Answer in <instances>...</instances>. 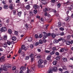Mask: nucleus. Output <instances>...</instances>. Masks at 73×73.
I'll return each instance as SVG.
<instances>
[{"label": "nucleus", "instance_id": "3c124183", "mask_svg": "<svg viewBox=\"0 0 73 73\" xmlns=\"http://www.w3.org/2000/svg\"><path fill=\"white\" fill-rule=\"evenodd\" d=\"M46 36H50V35H51V34L50 33H48L46 34Z\"/></svg>", "mask_w": 73, "mask_h": 73}, {"label": "nucleus", "instance_id": "4d7b16f0", "mask_svg": "<svg viewBox=\"0 0 73 73\" xmlns=\"http://www.w3.org/2000/svg\"><path fill=\"white\" fill-rule=\"evenodd\" d=\"M13 15H16V11L15 10L13 11Z\"/></svg>", "mask_w": 73, "mask_h": 73}, {"label": "nucleus", "instance_id": "1a4fd4ad", "mask_svg": "<svg viewBox=\"0 0 73 73\" xmlns=\"http://www.w3.org/2000/svg\"><path fill=\"white\" fill-rule=\"evenodd\" d=\"M33 7L35 9H38L39 8V6L36 5H34Z\"/></svg>", "mask_w": 73, "mask_h": 73}, {"label": "nucleus", "instance_id": "a18cd8bd", "mask_svg": "<svg viewBox=\"0 0 73 73\" xmlns=\"http://www.w3.org/2000/svg\"><path fill=\"white\" fill-rule=\"evenodd\" d=\"M62 38H61L59 39H58V42H59V41H61L62 40Z\"/></svg>", "mask_w": 73, "mask_h": 73}, {"label": "nucleus", "instance_id": "f257e3e1", "mask_svg": "<svg viewBox=\"0 0 73 73\" xmlns=\"http://www.w3.org/2000/svg\"><path fill=\"white\" fill-rule=\"evenodd\" d=\"M7 31V28L5 27H2L0 29V32L2 33V32H5Z\"/></svg>", "mask_w": 73, "mask_h": 73}, {"label": "nucleus", "instance_id": "f8f14e48", "mask_svg": "<svg viewBox=\"0 0 73 73\" xmlns=\"http://www.w3.org/2000/svg\"><path fill=\"white\" fill-rule=\"evenodd\" d=\"M21 49H23V50H24L25 51H26V50H27V48L25 47L24 45H23L21 46Z\"/></svg>", "mask_w": 73, "mask_h": 73}, {"label": "nucleus", "instance_id": "49530a36", "mask_svg": "<svg viewBox=\"0 0 73 73\" xmlns=\"http://www.w3.org/2000/svg\"><path fill=\"white\" fill-rule=\"evenodd\" d=\"M21 51V49L20 48L19 50V51H18V53H19V54H20Z\"/></svg>", "mask_w": 73, "mask_h": 73}, {"label": "nucleus", "instance_id": "20e7f679", "mask_svg": "<svg viewBox=\"0 0 73 73\" xmlns=\"http://www.w3.org/2000/svg\"><path fill=\"white\" fill-rule=\"evenodd\" d=\"M60 34H56L55 35L54 33H52L51 34V36L52 38H54L56 36H59Z\"/></svg>", "mask_w": 73, "mask_h": 73}, {"label": "nucleus", "instance_id": "cd10ccee", "mask_svg": "<svg viewBox=\"0 0 73 73\" xmlns=\"http://www.w3.org/2000/svg\"><path fill=\"white\" fill-rule=\"evenodd\" d=\"M29 56H27L26 57L25 60H29Z\"/></svg>", "mask_w": 73, "mask_h": 73}, {"label": "nucleus", "instance_id": "9b49d317", "mask_svg": "<svg viewBox=\"0 0 73 73\" xmlns=\"http://www.w3.org/2000/svg\"><path fill=\"white\" fill-rule=\"evenodd\" d=\"M7 38H8V36H7V35H4L3 38L5 40H7Z\"/></svg>", "mask_w": 73, "mask_h": 73}, {"label": "nucleus", "instance_id": "412c9836", "mask_svg": "<svg viewBox=\"0 0 73 73\" xmlns=\"http://www.w3.org/2000/svg\"><path fill=\"white\" fill-rule=\"evenodd\" d=\"M42 35H43V36H46V33L44 32H42Z\"/></svg>", "mask_w": 73, "mask_h": 73}, {"label": "nucleus", "instance_id": "5fc2aeb1", "mask_svg": "<svg viewBox=\"0 0 73 73\" xmlns=\"http://www.w3.org/2000/svg\"><path fill=\"white\" fill-rule=\"evenodd\" d=\"M49 25H45V27H46V29H48V27H49Z\"/></svg>", "mask_w": 73, "mask_h": 73}, {"label": "nucleus", "instance_id": "4be33fe9", "mask_svg": "<svg viewBox=\"0 0 73 73\" xmlns=\"http://www.w3.org/2000/svg\"><path fill=\"white\" fill-rule=\"evenodd\" d=\"M18 13L19 16V17H21V14L22 13V12L20 11L19 12H18Z\"/></svg>", "mask_w": 73, "mask_h": 73}, {"label": "nucleus", "instance_id": "5701e85b", "mask_svg": "<svg viewBox=\"0 0 73 73\" xmlns=\"http://www.w3.org/2000/svg\"><path fill=\"white\" fill-rule=\"evenodd\" d=\"M9 8L11 10H12L14 8L13 6H12V5H10L9 7Z\"/></svg>", "mask_w": 73, "mask_h": 73}, {"label": "nucleus", "instance_id": "ea45409f", "mask_svg": "<svg viewBox=\"0 0 73 73\" xmlns=\"http://www.w3.org/2000/svg\"><path fill=\"white\" fill-rule=\"evenodd\" d=\"M52 70L50 69L48 70V73H52Z\"/></svg>", "mask_w": 73, "mask_h": 73}, {"label": "nucleus", "instance_id": "f3484780", "mask_svg": "<svg viewBox=\"0 0 73 73\" xmlns=\"http://www.w3.org/2000/svg\"><path fill=\"white\" fill-rule=\"evenodd\" d=\"M26 8L27 9H30V8H31V6H30V5H27L26 7Z\"/></svg>", "mask_w": 73, "mask_h": 73}, {"label": "nucleus", "instance_id": "4468645a", "mask_svg": "<svg viewBox=\"0 0 73 73\" xmlns=\"http://www.w3.org/2000/svg\"><path fill=\"white\" fill-rule=\"evenodd\" d=\"M60 58H61V56H58L55 58L56 60H59Z\"/></svg>", "mask_w": 73, "mask_h": 73}, {"label": "nucleus", "instance_id": "f03ea898", "mask_svg": "<svg viewBox=\"0 0 73 73\" xmlns=\"http://www.w3.org/2000/svg\"><path fill=\"white\" fill-rule=\"evenodd\" d=\"M26 69V67L24 66H22L20 68V70L21 71L19 73H23V71H24V70H25Z\"/></svg>", "mask_w": 73, "mask_h": 73}, {"label": "nucleus", "instance_id": "9d476101", "mask_svg": "<svg viewBox=\"0 0 73 73\" xmlns=\"http://www.w3.org/2000/svg\"><path fill=\"white\" fill-rule=\"evenodd\" d=\"M51 55H49L46 58L47 60H48V61H49V60H50V59H51Z\"/></svg>", "mask_w": 73, "mask_h": 73}, {"label": "nucleus", "instance_id": "a878e982", "mask_svg": "<svg viewBox=\"0 0 73 73\" xmlns=\"http://www.w3.org/2000/svg\"><path fill=\"white\" fill-rule=\"evenodd\" d=\"M3 47H4V48H7V44L6 43H4L3 44Z\"/></svg>", "mask_w": 73, "mask_h": 73}, {"label": "nucleus", "instance_id": "7ed1b4c3", "mask_svg": "<svg viewBox=\"0 0 73 73\" xmlns=\"http://www.w3.org/2000/svg\"><path fill=\"white\" fill-rule=\"evenodd\" d=\"M50 11V8L48 7H46L44 9H43V11L44 12H46L47 11Z\"/></svg>", "mask_w": 73, "mask_h": 73}, {"label": "nucleus", "instance_id": "39448f33", "mask_svg": "<svg viewBox=\"0 0 73 73\" xmlns=\"http://www.w3.org/2000/svg\"><path fill=\"white\" fill-rule=\"evenodd\" d=\"M52 71L54 72H57V70H58V69H57V68L56 67L54 66L52 67Z\"/></svg>", "mask_w": 73, "mask_h": 73}, {"label": "nucleus", "instance_id": "423d86ee", "mask_svg": "<svg viewBox=\"0 0 73 73\" xmlns=\"http://www.w3.org/2000/svg\"><path fill=\"white\" fill-rule=\"evenodd\" d=\"M4 66L6 68H11L12 66L11 65V64H4Z\"/></svg>", "mask_w": 73, "mask_h": 73}, {"label": "nucleus", "instance_id": "052dcab7", "mask_svg": "<svg viewBox=\"0 0 73 73\" xmlns=\"http://www.w3.org/2000/svg\"><path fill=\"white\" fill-rule=\"evenodd\" d=\"M33 44L30 45V47L31 49H33Z\"/></svg>", "mask_w": 73, "mask_h": 73}, {"label": "nucleus", "instance_id": "13d9d810", "mask_svg": "<svg viewBox=\"0 0 73 73\" xmlns=\"http://www.w3.org/2000/svg\"><path fill=\"white\" fill-rule=\"evenodd\" d=\"M39 43L40 44H42V40H40L39 41Z\"/></svg>", "mask_w": 73, "mask_h": 73}, {"label": "nucleus", "instance_id": "6ab92c4d", "mask_svg": "<svg viewBox=\"0 0 73 73\" xmlns=\"http://www.w3.org/2000/svg\"><path fill=\"white\" fill-rule=\"evenodd\" d=\"M42 4H43L44 5H45L47 3L46 1L45 0L44 1H42Z\"/></svg>", "mask_w": 73, "mask_h": 73}, {"label": "nucleus", "instance_id": "473e14b6", "mask_svg": "<svg viewBox=\"0 0 73 73\" xmlns=\"http://www.w3.org/2000/svg\"><path fill=\"white\" fill-rule=\"evenodd\" d=\"M16 70V66H14L12 68V70Z\"/></svg>", "mask_w": 73, "mask_h": 73}, {"label": "nucleus", "instance_id": "de8ad7c7", "mask_svg": "<svg viewBox=\"0 0 73 73\" xmlns=\"http://www.w3.org/2000/svg\"><path fill=\"white\" fill-rule=\"evenodd\" d=\"M18 31H15V35H18Z\"/></svg>", "mask_w": 73, "mask_h": 73}, {"label": "nucleus", "instance_id": "f704fd0d", "mask_svg": "<svg viewBox=\"0 0 73 73\" xmlns=\"http://www.w3.org/2000/svg\"><path fill=\"white\" fill-rule=\"evenodd\" d=\"M60 6H61V4H60V3H58V4L57 5V7L58 8H60Z\"/></svg>", "mask_w": 73, "mask_h": 73}, {"label": "nucleus", "instance_id": "37998d69", "mask_svg": "<svg viewBox=\"0 0 73 73\" xmlns=\"http://www.w3.org/2000/svg\"><path fill=\"white\" fill-rule=\"evenodd\" d=\"M32 69L33 70V71H34V72H35V70H34V68H35V65H34V64H33L32 66Z\"/></svg>", "mask_w": 73, "mask_h": 73}, {"label": "nucleus", "instance_id": "603ef678", "mask_svg": "<svg viewBox=\"0 0 73 73\" xmlns=\"http://www.w3.org/2000/svg\"><path fill=\"white\" fill-rule=\"evenodd\" d=\"M31 70H28L27 72V73H30L31 72Z\"/></svg>", "mask_w": 73, "mask_h": 73}, {"label": "nucleus", "instance_id": "393cba45", "mask_svg": "<svg viewBox=\"0 0 73 73\" xmlns=\"http://www.w3.org/2000/svg\"><path fill=\"white\" fill-rule=\"evenodd\" d=\"M33 12L34 14H37V10L36 9L34 10Z\"/></svg>", "mask_w": 73, "mask_h": 73}, {"label": "nucleus", "instance_id": "864d4df0", "mask_svg": "<svg viewBox=\"0 0 73 73\" xmlns=\"http://www.w3.org/2000/svg\"><path fill=\"white\" fill-rule=\"evenodd\" d=\"M55 54L56 56H59V55L60 54V53H59V52H56L55 53Z\"/></svg>", "mask_w": 73, "mask_h": 73}, {"label": "nucleus", "instance_id": "ddd939ff", "mask_svg": "<svg viewBox=\"0 0 73 73\" xmlns=\"http://www.w3.org/2000/svg\"><path fill=\"white\" fill-rule=\"evenodd\" d=\"M29 26H30V25H29L26 24L25 25V27L26 28V29H28V28H29Z\"/></svg>", "mask_w": 73, "mask_h": 73}, {"label": "nucleus", "instance_id": "c756f323", "mask_svg": "<svg viewBox=\"0 0 73 73\" xmlns=\"http://www.w3.org/2000/svg\"><path fill=\"white\" fill-rule=\"evenodd\" d=\"M28 41L29 42H31L32 41V38L29 37L28 39Z\"/></svg>", "mask_w": 73, "mask_h": 73}, {"label": "nucleus", "instance_id": "4c0bfd02", "mask_svg": "<svg viewBox=\"0 0 73 73\" xmlns=\"http://www.w3.org/2000/svg\"><path fill=\"white\" fill-rule=\"evenodd\" d=\"M67 37L68 39H70L71 38V35H68L67 36Z\"/></svg>", "mask_w": 73, "mask_h": 73}, {"label": "nucleus", "instance_id": "2f4dec72", "mask_svg": "<svg viewBox=\"0 0 73 73\" xmlns=\"http://www.w3.org/2000/svg\"><path fill=\"white\" fill-rule=\"evenodd\" d=\"M44 64L46 65L47 64V60H44Z\"/></svg>", "mask_w": 73, "mask_h": 73}, {"label": "nucleus", "instance_id": "c9c22d12", "mask_svg": "<svg viewBox=\"0 0 73 73\" xmlns=\"http://www.w3.org/2000/svg\"><path fill=\"white\" fill-rule=\"evenodd\" d=\"M31 58V62H33L34 60V57L33 58Z\"/></svg>", "mask_w": 73, "mask_h": 73}, {"label": "nucleus", "instance_id": "e2e57ef3", "mask_svg": "<svg viewBox=\"0 0 73 73\" xmlns=\"http://www.w3.org/2000/svg\"><path fill=\"white\" fill-rule=\"evenodd\" d=\"M63 69H66V67L65 66H63Z\"/></svg>", "mask_w": 73, "mask_h": 73}, {"label": "nucleus", "instance_id": "0eeeda50", "mask_svg": "<svg viewBox=\"0 0 73 73\" xmlns=\"http://www.w3.org/2000/svg\"><path fill=\"white\" fill-rule=\"evenodd\" d=\"M43 62L44 61H43V60L40 59L38 61V64L41 65L42 63H43Z\"/></svg>", "mask_w": 73, "mask_h": 73}, {"label": "nucleus", "instance_id": "b1692460", "mask_svg": "<svg viewBox=\"0 0 73 73\" xmlns=\"http://www.w3.org/2000/svg\"><path fill=\"white\" fill-rule=\"evenodd\" d=\"M58 42H58V40H54L53 41L54 44H57V43H58Z\"/></svg>", "mask_w": 73, "mask_h": 73}, {"label": "nucleus", "instance_id": "8fccbe9b", "mask_svg": "<svg viewBox=\"0 0 73 73\" xmlns=\"http://www.w3.org/2000/svg\"><path fill=\"white\" fill-rule=\"evenodd\" d=\"M27 18L29 21H30L31 20V17H28Z\"/></svg>", "mask_w": 73, "mask_h": 73}, {"label": "nucleus", "instance_id": "c03bdc74", "mask_svg": "<svg viewBox=\"0 0 73 73\" xmlns=\"http://www.w3.org/2000/svg\"><path fill=\"white\" fill-rule=\"evenodd\" d=\"M35 37L36 38H38L39 37L38 36V35L36 34L35 35Z\"/></svg>", "mask_w": 73, "mask_h": 73}, {"label": "nucleus", "instance_id": "338daca9", "mask_svg": "<svg viewBox=\"0 0 73 73\" xmlns=\"http://www.w3.org/2000/svg\"><path fill=\"white\" fill-rule=\"evenodd\" d=\"M30 16H33V13L31 12H30Z\"/></svg>", "mask_w": 73, "mask_h": 73}, {"label": "nucleus", "instance_id": "a211bd4d", "mask_svg": "<svg viewBox=\"0 0 73 73\" xmlns=\"http://www.w3.org/2000/svg\"><path fill=\"white\" fill-rule=\"evenodd\" d=\"M3 8L6 9H8V6L7 5H4Z\"/></svg>", "mask_w": 73, "mask_h": 73}, {"label": "nucleus", "instance_id": "6e6d98bb", "mask_svg": "<svg viewBox=\"0 0 73 73\" xmlns=\"http://www.w3.org/2000/svg\"><path fill=\"white\" fill-rule=\"evenodd\" d=\"M68 8L69 10H70V11H71L72 10V8L70 7H68Z\"/></svg>", "mask_w": 73, "mask_h": 73}, {"label": "nucleus", "instance_id": "58836bf2", "mask_svg": "<svg viewBox=\"0 0 73 73\" xmlns=\"http://www.w3.org/2000/svg\"><path fill=\"white\" fill-rule=\"evenodd\" d=\"M58 27H61V22H59V23H58Z\"/></svg>", "mask_w": 73, "mask_h": 73}, {"label": "nucleus", "instance_id": "c85d7f7f", "mask_svg": "<svg viewBox=\"0 0 73 73\" xmlns=\"http://www.w3.org/2000/svg\"><path fill=\"white\" fill-rule=\"evenodd\" d=\"M66 45H70V41H67L66 42Z\"/></svg>", "mask_w": 73, "mask_h": 73}, {"label": "nucleus", "instance_id": "69168bd1", "mask_svg": "<svg viewBox=\"0 0 73 73\" xmlns=\"http://www.w3.org/2000/svg\"><path fill=\"white\" fill-rule=\"evenodd\" d=\"M1 60H2V61H5V60L4 59V58L2 57L1 58Z\"/></svg>", "mask_w": 73, "mask_h": 73}, {"label": "nucleus", "instance_id": "bb28decb", "mask_svg": "<svg viewBox=\"0 0 73 73\" xmlns=\"http://www.w3.org/2000/svg\"><path fill=\"white\" fill-rule=\"evenodd\" d=\"M62 60H63L64 62H66L67 61V59L66 58H62Z\"/></svg>", "mask_w": 73, "mask_h": 73}, {"label": "nucleus", "instance_id": "bf43d9fd", "mask_svg": "<svg viewBox=\"0 0 73 73\" xmlns=\"http://www.w3.org/2000/svg\"><path fill=\"white\" fill-rule=\"evenodd\" d=\"M21 55L22 56H25V53L24 52H23V53H22L21 54Z\"/></svg>", "mask_w": 73, "mask_h": 73}, {"label": "nucleus", "instance_id": "72a5a7b5", "mask_svg": "<svg viewBox=\"0 0 73 73\" xmlns=\"http://www.w3.org/2000/svg\"><path fill=\"white\" fill-rule=\"evenodd\" d=\"M56 47H54L52 48V50H54V51H55V50H56Z\"/></svg>", "mask_w": 73, "mask_h": 73}, {"label": "nucleus", "instance_id": "774afa93", "mask_svg": "<svg viewBox=\"0 0 73 73\" xmlns=\"http://www.w3.org/2000/svg\"><path fill=\"white\" fill-rule=\"evenodd\" d=\"M44 16H48V13L46 12L45 13Z\"/></svg>", "mask_w": 73, "mask_h": 73}, {"label": "nucleus", "instance_id": "7c9ffc66", "mask_svg": "<svg viewBox=\"0 0 73 73\" xmlns=\"http://www.w3.org/2000/svg\"><path fill=\"white\" fill-rule=\"evenodd\" d=\"M12 40L13 41H16V38L15 37H12Z\"/></svg>", "mask_w": 73, "mask_h": 73}, {"label": "nucleus", "instance_id": "e433bc0d", "mask_svg": "<svg viewBox=\"0 0 73 73\" xmlns=\"http://www.w3.org/2000/svg\"><path fill=\"white\" fill-rule=\"evenodd\" d=\"M7 44L8 45H10L11 44V42L9 41H8L7 42Z\"/></svg>", "mask_w": 73, "mask_h": 73}, {"label": "nucleus", "instance_id": "79ce46f5", "mask_svg": "<svg viewBox=\"0 0 73 73\" xmlns=\"http://www.w3.org/2000/svg\"><path fill=\"white\" fill-rule=\"evenodd\" d=\"M64 35H65V33L64 32H62V33H60V35H61V36H64Z\"/></svg>", "mask_w": 73, "mask_h": 73}, {"label": "nucleus", "instance_id": "0e129e2a", "mask_svg": "<svg viewBox=\"0 0 73 73\" xmlns=\"http://www.w3.org/2000/svg\"><path fill=\"white\" fill-rule=\"evenodd\" d=\"M60 30H61V31H64V29L62 28V27H60Z\"/></svg>", "mask_w": 73, "mask_h": 73}, {"label": "nucleus", "instance_id": "6e6552de", "mask_svg": "<svg viewBox=\"0 0 73 73\" xmlns=\"http://www.w3.org/2000/svg\"><path fill=\"white\" fill-rule=\"evenodd\" d=\"M65 20L66 21L70 20V17L68 15V17L65 18Z\"/></svg>", "mask_w": 73, "mask_h": 73}, {"label": "nucleus", "instance_id": "aec40b11", "mask_svg": "<svg viewBox=\"0 0 73 73\" xmlns=\"http://www.w3.org/2000/svg\"><path fill=\"white\" fill-rule=\"evenodd\" d=\"M29 57L30 58H32L34 57V55L32 53H31L29 55Z\"/></svg>", "mask_w": 73, "mask_h": 73}, {"label": "nucleus", "instance_id": "2eb2a0df", "mask_svg": "<svg viewBox=\"0 0 73 73\" xmlns=\"http://www.w3.org/2000/svg\"><path fill=\"white\" fill-rule=\"evenodd\" d=\"M8 33L10 34V35L12 34V30L11 29H9L8 30Z\"/></svg>", "mask_w": 73, "mask_h": 73}, {"label": "nucleus", "instance_id": "dca6fc26", "mask_svg": "<svg viewBox=\"0 0 73 73\" xmlns=\"http://www.w3.org/2000/svg\"><path fill=\"white\" fill-rule=\"evenodd\" d=\"M53 64L54 65H56L57 64V62L56 60L54 61L53 62Z\"/></svg>", "mask_w": 73, "mask_h": 73}, {"label": "nucleus", "instance_id": "09e8293b", "mask_svg": "<svg viewBox=\"0 0 73 73\" xmlns=\"http://www.w3.org/2000/svg\"><path fill=\"white\" fill-rule=\"evenodd\" d=\"M64 51V48H62L61 49H60V52H62Z\"/></svg>", "mask_w": 73, "mask_h": 73}, {"label": "nucleus", "instance_id": "a19ab883", "mask_svg": "<svg viewBox=\"0 0 73 73\" xmlns=\"http://www.w3.org/2000/svg\"><path fill=\"white\" fill-rule=\"evenodd\" d=\"M54 53H55V52H54V51H53L52 52H50V54H51V55H52V54H54Z\"/></svg>", "mask_w": 73, "mask_h": 73}, {"label": "nucleus", "instance_id": "680f3d73", "mask_svg": "<svg viewBox=\"0 0 73 73\" xmlns=\"http://www.w3.org/2000/svg\"><path fill=\"white\" fill-rule=\"evenodd\" d=\"M42 41L43 42H44V43H45L46 42V40H45V39H43L42 40Z\"/></svg>", "mask_w": 73, "mask_h": 73}]
</instances>
